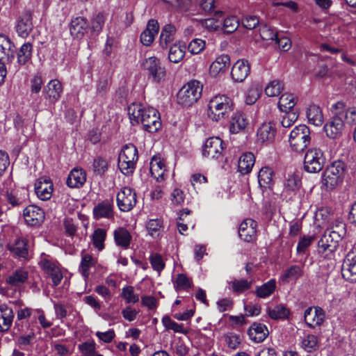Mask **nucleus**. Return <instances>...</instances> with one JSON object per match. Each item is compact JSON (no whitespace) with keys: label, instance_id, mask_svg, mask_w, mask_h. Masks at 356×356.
<instances>
[{"label":"nucleus","instance_id":"nucleus-1","mask_svg":"<svg viewBox=\"0 0 356 356\" xmlns=\"http://www.w3.org/2000/svg\"><path fill=\"white\" fill-rule=\"evenodd\" d=\"M128 113L133 124L141 123L143 129L149 133L157 131L161 127L159 113L153 107L132 104L128 107Z\"/></svg>","mask_w":356,"mask_h":356},{"label":"nucleus","instance_id":"nucleus-2","mask_svg":"<svg viewBox=\"0 0 356 356\" xmlns=\"http://www.w3.org/2000/svg\"><path fill=\"white\" fill-rule=\"evenodd\" d=\"M233 110L232 100L226 95L213 97L208 104V115L213 121H219L228 117Z\"/></svg>","mask_w":356,"mask_h":356},{"label":"nucleus","instance_id":"nucleus-3","mask_svg":"<svg viewBox=\"0 0 356 356\" xmlns=\"http://www.w3.org/2000/svg\"><path fill=\"white\" fill-rule=\"evenodd\" d=\"M138 159L136 147L133 144L124 145L118 157V168L121 172L127 176L132 175L136 169Z\"/></svg>","mask_w":356,"mask_h":356},{"label":"nucleus","instance_id":"nucleus-4","mask_svg":"<svg viewBox=\"0 0 356 356\" xmlns=\"http://www.w3.org/2000/svg\"><path fill=\"white\" fill-rule=\"evenodd\" d=\"M202 86L196 80L185 84L177 94V103L183 106H191L200 98Z\"/></svg>","mask_w":356,"mask_h":356},{"label":"nucleus","instance_id":"nucleus-5","mask_svg":"<svg viewBox=\"0 0 356 356\" xmlns=\"http://www.w3.org/2000/svg\"><path fill=\"white\" fill-rule=\"evenodd\" d=\"M290 146L294 152H303L311 143L309 128L305 124H299L293 128L289 135Z\"/></svg>","mask_w":356,"mask_h":356},{"label":"nucleus","instance_id":"nucleus-6","mask_svg":"<svg viewBox=\"0 0 356 356\" xmlns=\"http://www.w3.org/2000/svg\"><path fill=\"white\" fill-rule=\"evenodd\" d=\"M346 169L345 163L341 161H335L325 170L322 183L327 189H333L341 183Z\"/></svg>","mask_w":356,"mask_h":356},{"label":"nucleus","instance_id":"nucleus-7","mask_svg":"<svg viewBox=\"0 0 356 356\" xmlns=\"http://www.w3.org/2000/svg\"><path fill=\"white\" fill-rule=\"evenodd\" d=\"M325 161L326 159L321 149L311 148L305 155L304 168L308 172H318L323 168Z\"/></svg>","mask_w":356,"mask_h":356},{"label":"nucleus","instance_id":"nucleus-8","mask_svg":"<svg viewBox=\"0 0 356 356\" xmlns=\"http://www.w3.org/2000/svg\"><path fill=\"white\" fill-rule=\"evenodd\" d=\"M337 236L325 230L318 243V252L327 259H331L337 250L339 243L341 241Z\"/></svg>","mask_w":356,"mask_h":356},{"label":"nucleus","instance_id":"nucleus-9","mask_svg":"<svg viewBox=\"0 0 356 356\" xmlns=\"http://www.w3.org/2000/svg\"><path fill=\"white\" fill-rule=\"evenodd\" d=\"M117 204L122 211H129L136 204V191L130 187H123L117 194Z\"/></svg>","mask_w":356,"mask_h":356},{"label":"nucleus","instance_id":"nucleus-10","mask_svg":"<svg viewBox=\"0 0 356 356\" xmlns=\"http://www.w3.org/2000/svg\"><path fill=\"white\" fill-rule=\"evenodd\" d=\"M143 67L148 72L153 81L159 83L165 79L166 72L165 67L161 66L160 60L156 56L146 58L143 63Z\"/></svg>","mask_w":356,"mask_h":356},{"label":"nucleus","instance_id":"nucleus-11","mask_svg":"<svg viewBox=\"0 0 356 356\" xmlns=\"http://www.w3.org/2000/svg\"><path fill=\"white\" fill-rule=\"evenodd\" d=\"M15 46L6 35L0 34V62L10 64L15 56Z\"/></svg>","mask_w":356,"mask_h":356},{"label":"nucleus","instance_id":"nucleus-12","mask_svg":"<svg viewBox=\"0 0 356 356\" xmlns=\"http://www.w3.org/2000/svg\"><path fill=\"white\" fill-rule=\"evenodd\" d=\"M223 149V141L219 137H211L206 140L202 155L209 159H218Z\"/></svg>","mask_w":356,"mask_h":356},{"label":"nucleus","instance_id":"nucleus-13","mask_svg":"<svg viewBox=\"0 0 356 356\" xmlns=\"http://www.w3.org/2000/svg\"><path fill=\"white\" fill-rule=\"evenodd\" d=\"M342 276L351 282H356V248L350 250L346 255L341 268Z\"/></svg>","mask_w":356,"mask_h":356},{"label":"nucleus","instance_id":"nucleus-14","mask_svg":"<svg viewBox=\"0 0 356 356\" xmlns=\"http://www.w3.org/2000/svg\"><path fill=\"white\" fill-rule=\"evenodd\" d=\"M304 318L307 325L311 328L321 326L325 318V312L320 307L307 308L304 313Z\"/></svg>","mask_w":356,"mask_h":356},{"label":"nucleus","instance_id":"nucleus-15","mask_svg":"<svg viewBox=\"0 0 356 356\" xmlns=\"http://www.w3.org/2000/svg\"><path fill=\"white\" fill-rule=\"evenodd\" d=\"M23 216L26 224L32 227L40 226L45 218L44 211L35 205L26 207Z\"/></svg>","mask_w":356,"mask_h":356},{"label":"nucleus","instance_id":"nucleus-16","mask_svg":"<svg viewBox=\"0 0 356 356\" xmlns=\"http://www.w3.org/2000/svg\"><path fill=\"white\" fill-rule=\"evenodd\" d=\"M257 223L251 218L243 220L238 228L239 237L245 242H252L256 238Z\"/></svg>","mask_w":356,"mask_h":356},{"label":"nucleus","instance_id":"nucleus-17","mask_svg":"<svg viewBox=\"0 0 356 356\" xmlns=\"http://www.w3.org/2000/svg\"><path fill=\"white\" fill-rule=\"evenodd\" d=\"M15 28L18 35L23 38H26L30 34L33 28L31 11L25 10L19 17Z\"/></svg>","mask_w":356,"mask_h":356},{"label":"nucleus","instance_id":"nucleus-18","mask_svg":"<svg viewBox=\"0 0 356 356\" xmlns=\"http://www.w3.org/2000/svg\"><path fill=\"white\" fill-rule=\"evenodd\" d=\"M63 92L61 83L57 80H51L44 88L42 93L44 98L51 104H54L60 99Z\"/></svg>","mask_w":356,"mask_h":356},{"label":"nucleus","instance_id":"nucleus-19","mask_svg":"<svg viewBox=\"0 0 356 356\" xmlns=\"http://www.w3.org/2000/svg\"><path fill=\"white\" fill-rule=\"evenodd\" d=\"M344 129L343 118L339 115L333 116L324 126L327 136L330 138H337L341 136Z\"/></svg>","mask_w":356,"mask_h":356},{"label":"nucleus","instance_id":"nucleus-20","mask_svg":"<svg viewBox=\"0 0 356 356\" xmlns=\"http://www.w3.org/2000/svg\"><path fill=\"white\" fill-rule=\"evenodd\" d=\"M93 215L96 220L100 218H113V200L112 199L105 200L99 202L93 208Z\"/></svg>","mask_w":356,"mask_h":356},{"label":"nucleus","instance_id":"nucleus-21","mask_svg":"<svg viewBox=\"0 0 356 356\" xmlns=\"http://www.w3.org/2000/svg\"><path fill=\"white\" fill-rule=\"evenodd\" d=\"M89 24L83 17H76L71 20L70 31L72 36L81 39L88 32Z\"/></svg>","mask_w":356,"mask_h":356},{"label":"nucleus","instance_id":"nucleus-22","mask_svg":"<svg viewBox=\"0 0 356 356\" xmlns=\"http://www.w3.org/2000/svg\"><path fill=\"white\" fill-rule=\"evenodd\" d=\"M42 266L47 277L51 278L53 286L59 285L63 277L58 266L50 260L44 259L42 262Z\"/></svg>","mask_w":356,"mask_h":356},{"label":"nucleus","instance_id":"nucleus-23","mask_svg":"<svg viewBox=\"0 0 356 356\" xmlns=\"http://www.w3.org/2000/svg\"><path fill=\"white\" fill-rule=\"evenodd\" d=\"M250 73V65L248 60L241 59L232 66L231 76L235 82H243Z\"/></svg>","mask_w":356,"mask_h":356},{"label":"nucleus","instance_id":"nucleus-24","mask_svg":"<svg viewBox=\"0 0 356 356\" xmlns=\"http://www.w3.org/2000/svg\"><path fill=\"white\" fill-rule=\"evenodd\" d=\"M28 191L25 188L10 192L7 191L5 193L6 200L12 207L24 206L26 204L28 200Z\"/></svg>","mask_w":356,"mask_h":356},{"label":"nucleus","instance_id":"nucleus-25","mask_svg":"<svg viewBox=\"0 0 356 356\" xmlns=\"http://www.w3.org/2000/svg\"><path fill=\"white\" fill-rule=\"evenodd\" d=\"M159 25L156 19L148 21L146 29L140 34V42L145 46H149L154 41L155 35L158 33Z\"/></svg>","mask_w":356,"mask_h":356},{"label":"nucleus","instance_id":"nucleus-26","mask_svg":"<svg viewBox=\"0 0 356 356\" xmlns=\"http://www.w3.org/2000/svg\"><path fill=\"white\" fill-rule=\"evenodd\" d=\"M37 196L42 200H49L52 195L53 184L46 178L39 179L35 184Z\"/></svg>","mask_w":356,"mask_h":356},{"label":"nucleus","instance_id":"nucleus-27","mask_svg":"<svg viewBox=\"0 0 356 356\" xmlns=\"http://www.w3.org/2000/svg\"><path fill=\"white\" fill-rule=\"evenodd\" d=\"M275 133L276 128L273 122H264L257 130V140L262 143L265 142H271L275 138Z\"/></svg>","mask_w":356,"mask_h":356},{"label":"nucleus","instance_id":"nucleus-28","mask_svg":"<svg viewBox=\"0 0 356 356\" xmlns=\"http://www.w3.org/2000/svg\"><path fill=\"white\" fill-rule=\"evenodd\" d=\"M14 318V312L11 307L6 304L0 305V332H6L10 328Z\"/></svg>","mask_w":356,"mask_h":356},{"label":"nucleus","instance_id":"nucleus-29","mask_svg":"<svg viewBox=\"0 0 356 356\" xmlns=\"http://www.w3.org/2000/svg\"><path fill=\"white\" fill-rule=\"evenodd\" d=\"M229 65V56L227 54L220 55L211 64L209 73L211 76H216L220 74L225 72Z\"/></svg>","mask_w":356,"mask_h":356},{"label":"nucleus","instance_id":"nucleus-30","mask_svg":"<svg viewBox=\"0 0 356 356\" xmlns=\"http://www.w3.org/2000/svg\"><path fill=\"white\" fill-rule=\"evenodd\" d=\"M268 334L269 332L267 327L260 323H254L248 330L250 339L256 343L264 341Z\"/></svg>","mask_w":356,"mask_h":356},{"label":"nucleus","instance_id":"nucleus-31","mask_svg":"<svg viewBox=\"0 0 356 356\" xmlns=\"http://www.w3.org/2000/svg\"><path fill=\"white\" fill-rule=\"evenodd\" d=\"M86 181V172L81 168H74L68 175L66 183L70 188H80Z\"/></svg>","mask_w":356,"mask_h":356},{"label":"nucleus","instance_id":"nucleus-32","mask_svg":"<svg viewBox=\"0 0 356 356\" xmlns=\"http://www.w3.org/2000/svg\"><path fill=\"white\" fill-rule=\"evenodd\" d=\"M150 172L152 177L160 181L164 179L165 165L159 156H154L150 161Z\"/></svg>","mask_w":356,"mask_h":356},{"label":"nucleus","instance_id":"nucleus-33","mask_svg":"<svg viewBox=\"0 0 356 356\" xmlns=\"http://www.w3.org/2000/svg\"><path fill=\"white\" fill-rule=\"evenodd\" d=\"M113 237L115 244L123 249H128L132 236L128 229L125 227H118L113 232Z\"/></svg>","mask_w":356,"mask_h":356},{"label":"nucleus","instance_id":"nucleus-34","mask_svg":"<svg viewBox=\"0 0 356 356\" xmlns=\"http://www.w3.org/2000/svg\"><path fill=\"white\" fill-rule=\"evenodd\" d=\"M8 249L19 257L26 258L29 254L28 241L25 238H18L14 243H8Z\"/></svg>","mask_w":356,"mask_h":356},{"label":"nucleus","instance_id":"nucleus-35","mask_svg":"<svg viewBox=\"0 0 356 356\" xmlns=\"http://www.w3.org/2000/svg\"><path fill=\"white\" fill-rule=\"evenodd\" d=\"M274 172L269 167H263L258 173V181L263 190L271 188L274 184Z\"/></svg>","mask_w":356,"mask_h":356},{"label":"nucleus","instance_id":"nucleus-36","mask_svg":"<svg viewBox=\"0 0 356 356\" xmlns=\"http://www.w3.org/2000/svg\"><path fill=\"white\" fill-rule=\"evenodd\" d=\"M247 124L248 121L244 113H234L230 120L229 131L232 134H237L243 130Z\"/></svg>","mask_w":356,"mask_h":356},{"label":"nucleus","instance_id":"nucleus-37","mask_svg":"<svg viewBox=\"0 0 356 356\" xmlns=\"http://www.w3.org/2000/svg\"><path fill=\"white\" fill-rule=\"evenodd\" d=\"M175 32L176 28L174 25L166 24L164 26L159 38V46L161 49H167L169 44L173 41Z\"/></svg>","mask_w":356,"mask_h":356},{"label":"nucleus","instance_id":"nucleus-38","mask_svg":"<svg viewBox=\"0 0 356 356\" xmlns=\"http://www.w3.org/2000/svg\"><path fill=\"white\" fill-rule=\"evenodd\" d=\"M33 54V45L26 42L22 45L17 53V61L19 65H25L31 63Z\"/></svg>","mask_w":356,"mask_h":356},{"label":"nucleus","instance_id":"nucleus-39","mask_svg":"<svg viewBox=\"0 0 356 356\" xmlns=\"http://www.w3.org/2000/svg\"><path fill=\"white\" fill-rule=\"evenodd\" d=\"M255 158L252 153L246 152L242 154L238 160V168L243 175L248 174L254 164Z\"/></svg>","mask_w":356,"mask_h":356},{"label":"nucleus","instance_id":"nucleus-40","mask_svg":"<svg viewBox=\"0 0 356 356\" xmlns=\"http://www.w3.org/2000/svg\"><path fill=\"white\" fill-rule=\"evenodd\" d=\"M307 117L309 123L320 126L323 122V115L319 106L312 104L309 106L307 111Z\"/></svg>","mask_w":356,"mask_h":356},{"label":"nucleus","instance_id":"nucleus-41","mask_svg":"<svg viewBox=\"0 0 356 356\" xmlns=\"http://www.w3.org/2000/svg\"><path fill=\"white\" fill-rule=\"evenodd\" d=\"M28 275L27 270L24 268H18L6 278V282L12 286H19L27 280Z\"/></svg>","mask_w":356,"mask_h":356},{"label":"nucleus","instance_id":"nucleus-42","mask_svg":"<svg viewBox=\"0 0 356 356\" xmlns=\"http://www.w3.org/2000/svg\"><path fill=\"white\" fill-rule=\"evenodd\" d=\"M186 45L180 44H174L170 47L168 53V59L173 63H179L185 56Z\"/></svg>","mask_w":356,"mask_h":356},{"label":"nucleus","instance_id":"nucleus-43","mask_svg":"<svg viewBox=\"0 0 356 356\" xmlns=\"http://www.w3.org/2000/svg\"><path fill=\"white\" fill-rule=\"evenodd\" d=\"M276 289V282L272 279L264 283L260 286H257L255 290V294L260 298L269 297Z\"/></svg>","mask_w":356,"mask_h":356},{"label":"nucleus","instance_id":"nucleus-44","mask_svg":"<svg viewBox=\"0 0 356 356\" xmlns=\"http://www.w3.org/2000/svg\"><path fill=\"white\" fill-rule=\"evenodd\" d=\"M266 311L269 317L273 320L287 318L289 314V309L282 305H278L274 307H268Z\"/></svg>","mask_w":356,"mask_h":356},{"label":"nucleus","instance_id":"nucleus-45","mask_svg":"<svg viewBox=\"0 0 356 356\" xmlns=\"http://www.w3.org/2000/svg\"><path fill=\"white\" fill-rule=\"evenodd\" d=\"M108 169V163L107 160L101 156H97L92 163V170L96 176L102 177Z\"/></svg>","mask_w":356,"mask_h":356},{"label":"nucleus","instance_id":"nucleus-46","mask_svg":"<svg viewBox=\"0 0 356 356\" xmlns=\"http://www.w3.org/2000/svg\"><path fill=\"white\" fill-rule=\"evenodd\" d=\"M303 275V266H300L298 265H293L287 268L283 275L282 276V279L283 281H289V280H296Z\"/></svg>","mask_w":356,"mask_h":356},{"label":"nucleus","instance_id":"nucleus-47","mask_svg":"<svg viewBox=\"0 0 356 356\" xmlns=\"http://www.w3.org/2000/svg\"><path fill=\"white\" fill-rule=\"evenodd\" d=\"M95 265V260L93 257L88 254L83 252H81V261L79 266V271L85 278L89 276V269Z\"/></svg>","mask_w":356,"mask_h":356},{"label":"nucleus","instance_id":"nucleus-48","mask_svg":"<svg viewBox=\"0 0 356 356\" xmlns=\"http://www.w3.org/2000/svg\"><path fill=\"white\" fill-rule=\"evenodd\" d=\"M296 104V99L293 95L290 93L283 94L278 102V106L281 111L286 112L292 109Z\"/></svg>","mask_w":356,"mask_h":356},{"label":"nucleus","instance_id":"nucleus-49","mask_svg":"<svg viewBox=\"0 0 356 356\" xmlns=\"http://www.w3.org/2000/svg\"><path fill=\"white\" fill-rule=\"evenodd\" d=\"M252 281H248L245 279L234 280L229 282V285L232 291L241 293L248 289L252 286Z\"/></svg>","mask_w":356,"mask_h":356},{"label":"nucleus","instance_id":"nucleus-50","mask_svg":"<svg viewBox=\"0 0 356 356\" xmlns=\"http://www.w3.org/2000/svg\"><path fill=\"white\" fill-rule=\"evenodd\" d=\"M106 236V232L104 229L98 228L95 230L92 235V240L94 246L99 250L104 248V241Z\"/></svg>","mask_w":356,"mask_h":356},{"label":"nucleus","instance_id":"nucleus-51","mask_svg":"<svg viewBox=\"0 0 356 356\" xmlns=\"http://www.w3.org/2000/svg\"><path fill=\"white\" fill-rule=\"evenodd\" d=\"M284 88L283 83L278 80H273L270 82L265 88V93L268 97L278 96Z\"/></svg>","mask_w":356,"mask_h":356},{"label":"nucleus","instance_id":"nucleus-52","mask_svg":"<svg viewBox=\"0 0 356 356\" xmlns=\"http://www.w3.org/2000/svg\"><path fill=\"white\" fill-rule=\"evenodd\" d=\"M106 16L103 13H99L91 20L90 29L92 33H99L104 25Z\"/></svg>","mask_w":356,"mask_h":356},{"label":"nucleus","instance_id":"nucleus-53","mask_svg":"<svg viewBox=\"0 0 356 356\" xmlns=\"http://www.w3.org/2000/svg\"><path fill=\"white\" fill-rule=\"evenodd\" d=\"M162 323L167 330H172L175 332L186 334L187 331L184 329L183 324H179L171 320L170 316H164L162 318Z\"/></svg>","mask_w":356,"mask_h":356},{"label":"nucleus","instance_id":"nucleus-54","mask_svg":"<svg viewBox=\"0 0 356 356\" xmlns=\"http://www.w3.org/2000/svg\"><path fill=\"white\" fill-rule=\"evenodd\" d=\"M300 185V180L295 175H290L284 182V190L285 191L295 192L298 190Z\"/></svg>","mask_w":356,"mask_h":356},{"label":"nucleus","instance_id":"nucleus-55","mask_svg":"<svg viewBox=\"0 0 356 356\" xmlns=\"http://www.w3.org/2000/svg\"><path fill=\"white\" fill-rule=\"evenodd\" d=\"M259 35L264 40H275L278 35L277 31L269 25H261L259 29Z\"/></svg>","mask_w":356,"mask_h":356},{"label":"nucleus","instance_id":"nucleus-56","mask_svg":"<svg viewBox=\"0 0 356 356\" xmlns=\"http://www.w3.org/2000/svg\"><path fill=\"white\" fill-rule=\"evenodd\" d=\"M121 296L127 303L135 304L138 302V296L134 293V287L127 286L122 289Z\"/></svg>","mask_w":356,"mask_h":356},{"label":"nucleus","instance_id":"nucleus-57","mask_svg":"<svg viewBox=\"0 0 356 356\" xmlns=\"http://www.w3.org/2000/svg\"><path fill=\"white\" fill-rule=\"evenodd\" d=\"M239 26V20L236 16H230L225 19L223 22L224 31L227 33L234 32Z\"/></svg>","mask_w":356,"mask_h":356},{"label":"nucleus","instance_id":"nucleus-58","mask_svg":"<svg viewBox=\"0 0 356 356\" xmlns=\"http://www.w3.org/2000/svg\"><path fill=\"white\" fill-rule=\"evenodd\" d=\"M162 221L160 219H151L147 222L146 228L148 233L152 236H154L155 235H159V232L162 227Z\"/></svg>","mask_w":356,"mask_h":356},{"label":"nucleus","instance_id":"nucleus-59","mask_svg":"<svg viewBox=\"0 0 356 356\" xmlns=\"http://www.w3.org/2000/svg\"><path fill=\"white\" fill-rule=\"evenodd\" d=\"M191 282L187 276L184 274H178L175 283V289L177 291L181 289H188L191 288Z\"/></svg>","mask_w":356,"mask_h":356},{"label":"nucleus","instance_id":"nucleus-60","mask_svg":"<svg viewBox=\"0 0 356 356\" xmlns=\"http://www.w3.org/2000/svg\"><path fill=\"white\" fill-rule=\"evenodd\" d=\"M204 48L205 41L199 38L193 39L188 45V51L193 54L200 53Z\"/></svg>","mask_w":356,"mask_h":356},{"label":"nucleus","instance_id":"nucleus-61","mask_svg":"<svg viewBox=\"0 0 356 356\" xmlns=\"http://www.w3.org/2000/svg\"><path fill=\"white\" fill-rule=\"evenodd\" d=\"M261 90L257 86H252L248 90L245 102L247 104H253L260 97Z\"/></svg>","mask_w":356,"mask_h":356},{"label":"nucleus","instance_id":"nucleus-62","mask_svg":"<svg viewBox=\"0 0 356 356\" xmlns=\"http://www.w3.org/2000/svg\"><path fill=\"white\" fill-rule=\"evenodd\" d=\"M317 337L313 334L307 335L302 341V346L307 352H312L317 345Z\"/></svg>","mask_w":356,"mask_h":356},{"label":"nucleus","instance_id":"nucleus-63","mask_svg":"<svg viewBox=\"0 0 356 356\" xmlns=\"http://www.w3.org/2000/svg\"><path fill=\"white\" fill-rule=\"evenodd\" d=\"M34 338L35 334L33 332H30L27 335H21L17 338V346L21 349L26 350Z\"/></svg>","mask_w":356,"mask_h":356},{"label":"nucleus","instance_id":"nucleus-64","mask_svg":"<svg viewBox=\"0 0 356 356\" xmlns=\"http://www.w3.org/2000/svg\"><path fill=\"white\" fill-rule=\"evenodd\" d=\"M281 120V124L284 128L291 127L298 118V114L296 112H285Z\"/></svg>","mask_w":356,"mask_h":356}]
</instances>
